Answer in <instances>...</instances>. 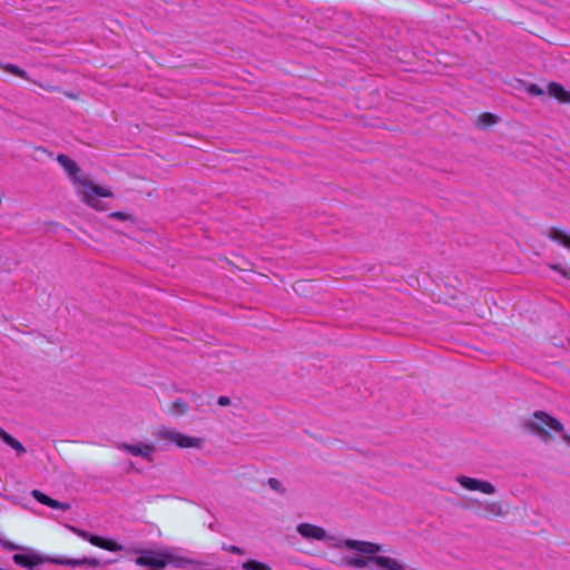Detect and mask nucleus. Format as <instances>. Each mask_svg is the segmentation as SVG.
<instances>
[{"instance_id":"f257e3e1","label":"nucleus","mask_w":570,"mask_h":570,"mask_svg":"<svg viewBox=\"0 0 570 570\" xmlns=\"http://www.w3.org/2000/svg\"><path fill=\"white\" fill-rule=\"evenodd\" d=\"M345 547L361 553L371 554V557L367 560L355 559L354 564L358 567H364L372 563L376 566L380 570H404V566L394 558L384 556H373L381 550V547L379 544L358 540H346Z\"/></svg>"},{"instance_id":"f03ea898","label":"nucleus","mask_w":570,"mask_h":570,"mask_svg":"<svg viewBox=\"0 0 570 570\" xmlns=\"http://www.w3.org/2000/svg\"><path fill=\"white\" fill-rule=\"evenodd\" d=\"M75 189L81 202L96 210H106L107 206L104 204L101 198H109L114 196L111 189L97 185L88 177L83 180H79V184Z\"/></svg>"},{"instance_id":"7ed1b4c3","label":"nucleus","mask_w":570,"mask_h":570,"mask_svg":"<svg viewBox=\"0 0 570 570\" xmlns=\"http://www.w3.org/2000/svg\"><path fill=\"white\" fill-rule=\"evenodd\" d=\"M14 563L21 566L27 569H32L38 564H42L45 562H50L55 564L61 566H81L86 563V559L76 560V559H55V558H45L38 552L33 550H28L26 553H17L12 557Z\"/></svg>"},{"instance_id":"20e7f679","label":"nucleus","mask_w":570,"mask_h":570,"mask_svg":"<svg viewBox=\"0 0 570 570\" xmlns=\"http://www.w3.org/2000/svg\"><path fill=\"white\" fill-rule=\"evenodd\" d=\"M71 530L81 539L90 542L92 546L98 547L100 549H104V550H107L110 552L127 551L125 546H122L111 539L95 535V534L89 533L88 531L80 530L77 528H71Z\"/></svg>"},{"instance_id":"39448f33","label":"nucleus","mask_w":570,"mask_h":570,"mask_svg":"<svg viewBox=\"0 0 570 570\" xmlns=\"http://www.w3.org/2000/svg\"><path fill=\"white\" fill-rule=\"evenodd\" d=\"M160 438L175 443L181 449L200 448L204 443V439L185 435L176 430H163L159 433Z\"/></svg>"},{"instance_id":"423d86ee","label":"nucleus","mask_w":570,"mask_h":570,"mask_svg":"<svg viewBox=\"0 0 570 570\" xmlns=\"http://www.w3.org/2000/svg\"><path fill=\"white\" fill-rule=\"evenodd\" d=\"M533 417L535 422L529 423V428L542 436L548 435V432L544 430V426H548L557 432H561L563 429L562 424L558 420H556L554 417L550 416L544 412H535L533 414Z\"/></svg>"},{"instance_id":"0eeeda50","label":"nucleus","mask_w":570,"mask_h":570,"mask_svg":"<svg viewBox=\"0 0 570 570\" xmlns=\"http://www.w3.org/2000/svg\"><path fill=\"white\" fill-rule=\"evenodd\" d=\"M478 503V511L485 518L503 517L508 512V507L504 501H474Z\"/></svg>"},{"instance_id":"6e6552de","label":"nucleus","mask_w":570,"mask_h":570,"mask_svg":"<svg viewBox=\"0 0 570 570\" xmlns=\"http://www.w3.org/2000/svg\"><path fill=\"white\" fill-rule=\"evenodd\" d=\"M57 161L67 171L75 187L79 184V180H83L87 178V176L80 175V167L70 157L66 155H58Z\"/></svg>"},{"instance_id":"1a4fd4ad","label":"nucleus","mask_w":570,"mask_h":570,"mask_svg":"<svg viewBox=\"0 0 570 570\" xmlns=\"http://www.w3.org/2000/svg\"><path fill=\"white\" fill-rule=\"evenodd\" d=\"M460 483L469 490H479L484 494H493L495 492L494 487L485 481H479L466 476L460 478Z\"/></svg>"},{"instance_id":"9d476101","label":"nucleus","mask_w":570,"mask_h":570,"mask_svg":"<svg viewBox=\"0 0 570 570\" xmlns=\"http://www.w3.org/2000/svg\"><path fill=\"white\" fill-rule=\"evenodd\" d=\"M297 532L306 539L324 540L326 538V532L323 528L309 523H301L297 527Z\"/></svg>"},{"instance_id":"9b49d317","label":"nucleus","mask_w":570,"mask_h":570,"mask_svg":"<svg viewBox=\"0 0 570 570\" xmlns=\"http://www.w3.org/2000/svg\"><path fill=\"white\" fill-rule=\"evenodd\" d=\"M0 440L4 442L8 446L13 449L17 455H22L27 452L26 448L19 442L16 438L6 432L2 428H0Z\"/></svg>"},{"instance_id":"f8f14e48","label":"nucleus","mask_w":570,"mask_h":570,"mask_svg":"<svg viewBox=\"0 0 570 570\" xmlns=\"http://www.w3.org/2000/svg\"><path fill=\"white\" fill-rule=\"evenodd\" d=\"M548 92L551 97L558 99L559 101L570 104V92L564 90L561 85L551 82L548 86Z\"/></svg>"},{"instance_id":"ddd939ff","label":"nucleus","mask_w":570,"mask_h":570,"mask_svg":"<svg viewBox=\"0 0 570 570\" xmlns=\"http://www.w3.org/2000/svg\"><path fill=\"white\" fill-rule=\"evenodd\" d=\"M549 236L556 240V242H559L561 243L563 246H566L567 248H570V235H568L567 233H564L563 230L559 229V228H552L550 230V234Z\"/></svg>"},{"instance_id":"4468645a","label":"nucleus","mask_w":570,"mask_h":570,"mask_svg":"<svg viewBox=\"0 0 570 570\" xmlns=\"http://www.w3.org/2000/svg\"><path fill=\"white\" fill-rule=\"evenodd\" d=\"M243 570H272V568L257 560H248L243 563L242 566Z\"/></svg>"},{"instance_id":"2eb2a0df","label":"nucleus","mask_w":570,"mask_h":570,"mask_svg":"<svg viewBox=\"0 0 570 570\" xmlns=\"http://www.w3.org/2000/svg\"><path fill=\"white\" fill-rule=\"evenodd\" d=\"M1 68H3L6 71L17 76V77H20V78H23V79H29L28 78V75L27 72L19 68L18 66L16 65H12V63H7V65H0Z\"/></svg>"},{"instance_id":"dca6fc26","label":"nucleus","mask_w":570,"mask_h":570,"mask_svg":"<svg viewBox=\"0 0 570 570\" xmlns=\"http://www.w3.org/2000/svg\"><path fill=\"white\" fill-rule=\"evenodd\" d=\"M39 503H42L45 505H48L52 509L58 510H68L70 508V504L67 501H38Z\"/></svg>"},{"instance_id":"f3484780","label":"nucleus","mask_w":570,"mask_h":570,"mask_svg":"<svg viewBox=\"0 0 570 570\" xmlns=\"http://www.w3.org/2000/svg\"><path fill=\"white\" fill-rule=\"evenodd\" d=\"M497 120H498V117L492 114H489V112L482 114L479 117V124L482 126L494 125L497 122Z\"/></svg>"},{"instance_id":"a211bd4d","label":"nucleus","mask_w":570,"mask_h":570,"mask_svg":"<svg viewBox=\"0 0 570 570\" xmlns=\"http://www.w3.org/2000/svg\"><path fill=\"white\" fill-rule=\"evenodd\" d=\"M173 410L177 414H185L187 411V404L180 400L173 403Z\"/></svg>"},{"instance_id":"6ab92c4d","label":"nucleus","mask_w":570,"mask_h":570,"mask_svg":"<svg viewBox=\"0 0 570 570\" xmlns=\"http://www.w3.org/2000/svg\"><path fill=\"white\" fill-rule=\"evenodd\" d=\"M110 218L119 219V220H130L131 215L126 212H114L109 215Z\"/></svg>"},{"instance_id":"aec40b11","label":"nucleus","mask_w":570,"mask_h":570,"mask_svg":"<svg viewBox=\"0 0 570 570\" xmlns=\"http://www.w3.org/2000/svg\"><path fill=\"white\" fill-rule=\"evenodd\" d=\"M151 535L155 534L156 537L160 535L159 529L151 523H145V535Z\"/></svg>"},{"instance_id":"412c9836","label":"nucleus","mask_w":570,"mask_h":570,"mask_svg":"<svg viewBox=\"0 0 570 570\" xmlns=\"http://www.w3.org/2000/svg\"><path fill=\"white\" fill-rule=\"evenodd\" d=\"M124 448L129 451L132 455L142 454V448L140 445H124Z\"/></svg>"},{"instance_id":"4be33fe9","label":"nucleus","mask_w":570,"mask_h":570,"mask_svg":"<svg viewBox=\"0 0 570 570\" xmlns=\"http://www.w3.org/2000/svg\"><path fill=\"white\" fill-rule=\"evenodd\" d=\"M550 268L553 269V271L559 272L566 278L570 277V273L567 269H564L563 267H561L560 265H558V264H551Z\"/></svg>"},{"instance_id":"5701e85b","label":"nucleus","mask_w":570,"mask_h":570,"mask_svg":"<svg viewBox=\"0 0 570 570\" xmlns=\"http://www.w3.org/2000/svg\"><path fill=\"white\" fill-rule=\"evenodd\" d=\"M223 549L234 554H243L244 551L237 546H224Z\"/></svg>"},{"instance_id":"b1692460","label":"nucleus","mask_w":570,"mask_h":570,"mask_svg":"<svg viewBox=\"0 0 570 570\" xmlns=\"http://www.w3.org/2000/svg\"><path fill=\"white\" fill-rule=\"evenodd\" d=\"M528 91H529L530 94H532V95H537V96H541V95H543V90H542L539 86H537V85H534V83H533V85H530V86L528 87Z\"/></svg>"},{"instance_id":"393cba45","label":"nucleus","mask_w":570,"mask_h":570,"mask_svg":"<svg viewBox=\"0 0 570 570\" xmlns=\"http://www.w3.org/2000/svg\"><path fill=\"white\" fill-rule=\"evenodd\" d=\"M268 483H269V485H271L273 489H275V490H277V491L282 492V485H281V482H279L278 480H276V479H273V478H272V479H269Z\"/></svg>"},{"instance_id":"a878e982","label":"nucleus","mask_w":570,"mask_h":570,"mask_svg":"<svg viewBox=\"0 0 570 570\" xmlns=\"http://www.w3.org/2000/svg\"><path fill=\"white\" fill-rule=\"evenodd\" d=\"M31 495L33 497V499H50L48 495L41 493L40 491L38 490H33L31 492Z\"/></svg>"},{"instance_id":"bb28decb","label":"nucleus","mask_w":570,"mask_h":570,"mask_svg":"<svg viewBox=\"0 0 570 570\" xmlns=\"http://www.w3.org/2000/svg\"><path fill=\"white\" fill-rule=\"evenodd\" d=\"M218 404H219L220 406H227V405H229V404H230V400H229L227 396H220V397L218 399Z\"/></svg>"},{"instance_id":"cd10ccee","label":"nucleus","mask_w":570,"mask_h":570,"mask_svg":"<svg viewBox=\"0 0 570 570\" xmlns=\"http://www.w3.org/2000/svg\"><path fill=\"white\" fill-rule=\"evenodd\" d=\"M3 547L9 550H18L19 549V547L17 544H13L11 542H3Z\"/></svg>"},{"instance_id":"c85d7f7f","label":"nucleus","mask_w":570,"mask_h":570,"mask_svg":"<svg viewBox=\"0 0 570 570\" xmlns=\"http://www.w3.org/2000/svg\"><path fill=\"white\" fill-rule=\"evenodd\" d=\"M304 287H306V284L304 283H298L296 284V286L294 287L295 292H304Z\"/></svg>"},{"instance_id":"c756f323","label":"nucleus","mask_w":570,"mask_h":570,"mask_svg":"<svg viewBox=\"0 0 570 570\" xmlns=\"http://www.w3.org/2000/svg\"><path fill=\"white\" fill-rule=\"evenodd\" d=\"M138 556L137 558L135 559V562L138 564V566H142V552L141 551H138Z\"/></svg>"},{"instance_id":"7c9ffc66","label":"nucleus","mask_w":570,"mask_h":570,"mask_svg":"<svg viewBox=\"0 0 570 570\" xmlns=\"http://www.w3.org/2000/svg\"><path fill=\"white\" fill-rule=\"evenodd\" d=\"M563 439L567 441V443L570 445V435H564Z\"/></svg>"}]
</instances>
